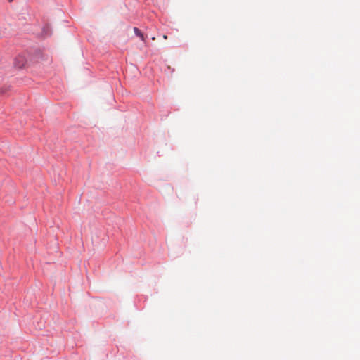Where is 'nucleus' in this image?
Listing matches in <instances>:
<instances>
[{
  "instance_id": "1",
  "label": "nucleus",
  "mask_w": 360,
  "mask_h": 360,
  "mask_svg": "<svg viewBox=\"0 0 360 360\" xmlns=\"http://www.w3.org/2000/svg\"><path fill=\"white\" fill-rule=\"evenodd\" d=\"M27 60L23 56H18L15 60V65L18 68L24 67Z\"/></svg>"
},
{
  "instance_id": "2",
  "label": "nucleus",
  "mask_w": 360,
  "mask_h": 360,
  "mask_svg": "<svg viewBox=\"0 0 360 360\" xmlns=\"http://www.w3.org/2000/svg\"><path fill=\"white\" fill-rule=\"evenodd\" d=\"M134 32L136 34V36H138L139 37H140L142 40H143V33L140 31V30H139L138 28L136 27H134Z\"/></svg>"
},
{
  "instance_id": "3",
  "label": "nucleus",
  "mask_w": 360,
  "mask_h": 360,
  "mask_svg": "<svg viewBox=\"0 0 360 360\" xmlns=\"http://www.w3.org/2000/svg\"><path fill=\"white\" fill-rule=\"evenodd\" d=\"M10 2H11L13 0H8Z\"/></svg>"
}]
</instances>
